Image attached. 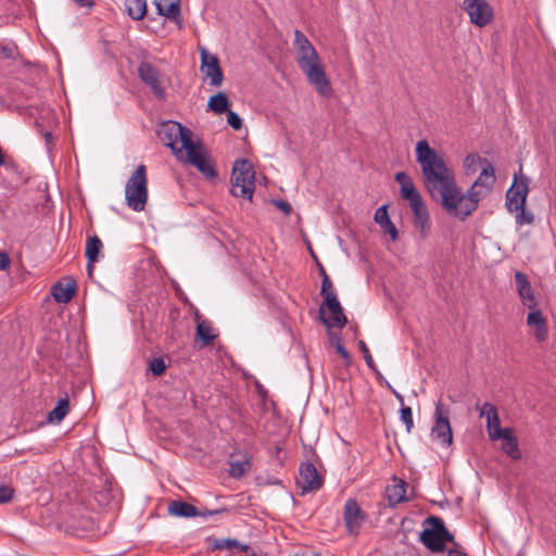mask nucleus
<instances>
[{"label":"nucleus","mask_w":556,"mask_h":556,"mask_svg":"<svg viewBox=\"0 0 556 556\" xmlns=\"http://www.w3.org/2000/svg\"><path fill=\"white\" fill-rule=\"evenodd\" d=\"M10 266V257L5 252H0V270H4Z\"/></svg>","instance_id":"8fccbe9b"},{"label":"nucleus","mask_w":556,"mask_h":556,"mask_svg":"<svg viewBox=\"0 0 556 556\" xmlns=\"http://www.w3.org/2000/svg\"><path fill=\"white\" fill-rule=\"evenodd\" d=\"M463 9L470 22L479 27L486 26L493 17L492 8L485 0H464Z\"/></svg>","instance_id":"f8f14e48"},{"label":"nucleus","mask_w":556,"mask_h":556,"mask_svg":"<svg viewBox=\"0 0 556 556\" xmlns=\"http://www.w3.org/2000/svg\"><path fill=\"white\" fill-rule=\"evenodd\" d=\"M527 325L534 328V337L538 342H544L548 338L546 319L539 309H530L527 316Z\"/></svg>","instance_id":"6ab92c4d"},{"label":"nucleus","mask_w":556,"mask_h":556,"mask_svg":"<svg viewBox=\"0 0 556 556\" xmlns=\"http://www.w3.org/2000/svg\"><path fill=\"white\" fill-rule=\"evenodd\" d=\"M319 273L323 278L325 277V275H327L325 268L321 265H319Z\"/></svg>","instance_id":"13d9d810"},{"label":"nucleus","mask_w":556,"mask_h":556,"mask_svg":"<svg viewBox=\"0 0 556 556\" xmlns=\"http://www.w3.org/2000/svg\"><path fill=\"white\" fill-rule=\"evenodd\" d=\"M489 193L490 192L482 187H476L473 184L466 194L462 193L460 189L457 187V195L454 200L455 208H450L448 214L460 220H465L477 210L480 200L485 198Z\"/></svg>","instance_id":"0eeeda50"},{"label":"nucleus","mask_w":556,"mask_h":556,"mask_svg":"<svg viewBox=\"0 0 556 556\" xmlns=\"http://www.w3.org/2000/svg\"><path fill=\"white\" fill-rule=\"evenodd\" d=\"M227 511L226 508H220V509H205V510H199V514L198 516H201L203 518H206L208 516H215V515H218L220 513H225Z\"/></svg>","instance_id":"09e8293b"},{"label":"nucleus","mask_w":556,"mask_h":556,"mask_svg":"<svg viewBox=\"0 0 556 556\" xmlns=\"http://www.w3.org/2000/svg\"><path fill=\"white\" fill-rule=\"evenodd\" d=\"M365 519L357 502L353 498L346 501L344 505V521L350 533L357 534Z\"/></svg>","instance_id":"dca6fc26"},{"label":"nucleus","mask_w":556,"mask_h":556,"mask_svg":"<svg viewBox=\"0 0 556 556\" xmlns=\"http://www.w3.org/2000/svg\"><path fill=\"white\" fill-rule=\"evenodd\" d=\"M125 7L128 15L135 21L142 20L147 13L146 0H125Z\"/></svg>","instance_id":"7c9ffc66"},{"label":"nucleus","mask_w":556,"mask_h":556,"mask_svg":"<svg viewBox=\"0 0 556 556\" xmlns=\"http://www.w3.org/2000/svg\"><path fill=\"white\" fill-rule=\"evenodd\" d=\"M529 192L528 179L526 177L515 180L506 192V206L509 212H518L526 205L527 195Z\"/></svg>","instance_id":"ddd939ff"},{"label":"nucleus","mask_w":556,"mask_h":556,"mask_svg":"<svg viewBox=\"0 0 556 556\" xmlns=\"http://www.w3.org/2000/svg\"><path fill=\"white\" fill-rule=\"evenodd\" d=\"M415 153L416 161L421 167L425 189L433 200L440 201L448 213L450 208H455L454 200L457 195L458 186L454 172L447 166L444 157L425 139L417 142Z\"/></svg>","instance_id":"f257e3e1"},{"label":"nucleus","mask_w":556,"mask_h":556,"mask_svg":"<svg viewBox=\"0 0 556 556\" xmlns=\"http://www.w3.org/2000/svg\"><path fill=\"white\" fill-rule=\"evenodd\" d=\"M489 408L491 410V416H489V419L486 420V431L490 440L496 441L497 438L494 437V432L498 431L502 433L504 428H501V420L497 414V409L491 407Z\"/></svg>","instance_id":"72a5a7b5"},{"label":"nucleus","mask_w":556,"mask_h":556,"mask_svg":"<svg viewBox=\"0 0 556 556\" xmlns=\"http://www.w3.org/2000/svg\"><path fill=\"white\" fill-rule=\"evenodd\" d=\"M494 437L497 440H503L502 450L510 458L517 460L521 458V452L519 450L517 437L514 434L513 428H504L503 432H494Z\"/></svg>","instance_id":"a211bd4d"},{"label":"nucleus","mask_w":556,"mask_h":556,"mask_svg":"<svg viewBox=\"0 0 556 556\" xmlns=\"http://www.w3.org/2000/svg\"><path fill=\"white\" fill-rule=\"evenodd\" d=\"M274 204L277 208L282 211L286 215H289L292 211L291 204L283 200H274Z\"/></svg>","instance_id":"49530a36"},{"label":"nucleus","mask_w":556,"mask_h":556,"mask_svg":"<svg viewBox=\"0 0 556 556\" xmlns=\"http://www.w3.org/2000/svg\"><path fill=\"white\" fill-rule=\"evenodd\" d=\"M409 206L414 213L415 226L420 230L421 236L426 237L430 229V225H429V213L424 203V200L420 199V200L416 201V204L412 203V204H409Z\"/></svg>","instance_id":"5701e85b"},{"label":"nucleus","mask_w":556,"mask_h":556,"mask_svg":"<svg viewBox=\"0 0 556 556\" xmlns=\"http://www.w3.org/2000/svg\"><path fill=\"white\" fill-rule=\"evenodd\" d=\"M167 511L170 516L179 518L195 517L199 514V509L195 506L181 500L170 501Z\"/></svg>","instance_id":"393cba45"},{"label":"nucleus","mask_w":556,"mask_h":556,"mask_svg":"<svg viewBox=\"0 0 556 556\" xmlns=\"http://www.w3.org/2000/svg\"><path fill=\"white\" fill-rule=\"evenodd\" d=\"M374 220L380 226L382 232L388 233L393 241L399 238V231L390 219L387 205H382L376 210Z\"/></svg>","instance_id":"b1692460"},{"label":"nucleus","mask_w":556,"mask_h":556,"mask_svg":"<svg viewBox=\"0 0 556 556\" xmlns=\"http://www.w3.org/2000/svg\"><path fill=\"white\" fill-rule=\"evenodd\" d=\"M450 410L444 407L442 401L439 400L435 404L434 425L431 429V435L438 440L442 445H451L453 442V433L448 420Z\"/></svg>","instance_id":"9d476101"},{"label":"nucleus","mask_w":556,"mask_h":556,"mask_svg":"<svg viewBox=\"0 0 556 556\" xmlns=\"http://www.w3.org/2000/svg\"><path fill=\"white\" fill-rule=\"evenodd\" d=\"M77 285L75 279L66 278L65 280L58 281L52 287V295L58 303H67L75 295Z\"/></svg>","instance_id":"412c9836"},{"label":"nucleus","mask_w":556,"mask_h":556,"mask_svg":"<svg viewBox=\"0 0 556 556\" xmlns=\"http://www.w3.org/2000/svg\"><path fill=\"white\" fill-rule=\"evenodd\" d=\"M159 15L176 23L181 22L180 0H153Z\"/></svg>","instance_id":"4be33fe9"},{"label":"nucleus","mask_w":556,"mask_h":556,"mask_svg":"<svg viewBox=\"0 0 556 556\" xmlns=\"http://www.w3.org/2000/svg\"><path fill=\"white\" fill-rule=\"evenodd\" d=\"M489 407L496 408L493 404L489 402H485L481 406H478L480 418L485 417L486 420L489 419V416H491V410Z\"/></svg>","instance_id":"a18cd8bd"},{"label":"nucleus","mask_w":556,"mask_h":556,"mask_svg":"<svg viewBox=\"0 0 556 556\" xmlns=\"http://www.w3.org/2000/svg\"><path fill=\"white\" fill-rule=\"evenodd\" d=\"M426 522L433 526L420 533V541L428 549L441 553L445 549L447 542L454 543V535L446 529L441 518L431 516L426 519Z\"/></svg>","instance_id":"423d86ee"},{"label":"nucleus","mask_w":556,"mask_h":556,"mask_svg":"<svg viewBox=\"0 0 556 556\" xmlns=\"http://www.w3.org/2000/svg\"><path fill=\"white\" fill-rule=\"evenodd\" d=\"M87 269H88L89 275H91V273L93 270V263H90L89 260H88V264H87Z\"/></svg>","instance_id":"6e6d98bb"},{"label":"nucleus","mask_w":556,"mask_h":556,"mask_svg":"<svg viewBox=\"0 0 556 556\" xmlns=\"http://www.w3.org/2000/svg\"><path fill=\"white\" fill-rule=\"evenodd\" d=\"M149 369L154 376H161L166 369V364L162 357H156L150 362Z\"/></svg>","instance_id":"58836bf2"},{"label":"nucleus","mask_w":556,"mask_h":556,"mask_svg":"<svg viewBox=\"0 0 556 556\" xmlns=\"http://www.w3.org/2000/svg\"><path fill=\"white\" fill-rule=\"evenodd\" d=\"M375 374H376V377L377 379L379 380L380 383H383L386 386V382H388L383 376L381 375V372L378 370V368L376 367V370H372Z\"/></svg>","instance_id":"864d4df0"},{"label":"nucleus","mask_w":556,"mask_h":556,"mask_svg":"<svg viewBox=\"0 0 556 556\" xmlns=\"http://www.w3.org/2000/svg\"><path fill=\"white\" fill-rule=\"evenodd\" d=\"M80 8H89L91 9L94 5V2L92 0H72Z\"/></svg>","instance_id":"603ef678"},{"label":"nucleus","mask_w":556,"mask_h":556,"mask_svg":"<svg viewBox=\"0 0 556 556\" xmlns=\"http://www.w3.org/2000/svg\"><path fill=\"white\" fill-rule=\"evenodd\" d=\"M103 244L98 236L90 237L86 244V256L90 263L98 261Z\"/></svg>","instance_id":"473e14b6"},{"label":"nucleus","mask_w":556,"mask_h":556,"mask_svg":"<svg viewBox=\"0 0 556 556\" xmlns=\"http://www.w3.org/2000/svg\"><path fill=\"white\" fill-rule=\"evenodd\" d=\"M332 282L328 275H325V277L321 279V290L320 293L324 296V300L326 299L327 294L334 293L332 290Z\"/></svg>","instance_id":"37998d69"},{"label":"nucleus","mask_w":556,"mask_h":556,"mask_svg":"<svg viewBox=\"0 0 556 556\" xmlns=\"http://www.w3.org/2000/svg\"><path fill=\"white\" fill-rule=\"evenodd\" d=\"M229 99L225 92H218L212 96L207 103V110L215 114H224L229 110Z\"/></svg>","instance_id":"c85d7f7f"},{"label":"nucleus","mask_w":556,"mask_h":556,"mask_svg":"<svg viewBox=\"0 0 556 556\" xmlns=\"http://www.w3.org/2000/svg\"><path fill=\"white\" fill-rule=\"evenodd\" d=\"M336 350L338 354H340V356L344 359L346 365H350L352 363V358L349 351L340 342L336 344Z\"/></svg>","instance_id":"c03bdc74"},{"label":"nucleus","mask_w":556,"mask_h":556,"mask_svg":"<svg viewBox=\"0 0 556 556\" xmlns=\"http://www.w3.org/2000/svg\"><path fill=\"white\" fill-rule=\"evenodd\" d=\"M252 468V457L249 454H244L241 460L230 462L229 475L232 478H241L244 473L250 471Z\"/></svg>","instance_id":"c756f323"},{"label":"nucleus","mask_w":556,"mask_h":556,"mask_svg":"<svg viewBox=\"0 0 556 556\" xmlns=\"http://www.w3.org/2000/svg\"><path fill=\"white\" fill-rule=\"evenodd\" d=\"M395 181L401 185V197L408 201L409 204L422 199L418 190L416 189L412 178L405 172H399L395 174Z\"/></svg>","instance_id":"aec40b11"},{"label":"nucleus","mask_w":556,"mask_h":556,"mask_svg":"<svg viewBox=\"0 0 556 556\" xmlns=\"http://www.w3.org/2000/svg\"><path fill=\"white\" fill-rule=\"evenodd\" d=\"M515 280H516L517 291L522 301V304L525 306H527L529 309L535 308L538 305V302H536L532 287L527 278V276L521 271H516Z\"/></svg>","instance_id":"f3484780"},{"label":"nucleus","mask_w":556,"mask_h":556,"mask_svg":"<svg viewBox=\"0 0 556 556\" xmlns=\"http://www.w3.org/2000/svg\"><path fill=\"white\" fill-rule=\"evenodd\" d=\"M68 412L70 401L68 397L65 396L60 399L56 406L48 414V421L59 424L65 418Z\"/></svg>","instance_id":"2f4dec72"},{"label":"nucleus","mask_w":556,"mask_h":556,"mask_svg":"<svg viewBox=\"0 0 556 556\" xmlns=\"http://www.w3.org/2000/svg\"><path fill=\"white\" fill-rule=\"evenodd\" d=\"M406 482L400 480L393 485H389L386 489V495L391 506H394L401 502L407 501L406 498Z\"/></svg>","instance_id":"cd10ccee"},{"label":"nucleus","mask_w":556,"mask_h":556,"mask_svg":"<svg viewBox=\"0 0 556 556\" xmlns=\"http://www.w3.org/2000/svg\"><path fill=\"white\" fill-rule=\"evenodd\" d=\"M188 144L181 161L195 167L205 178H216L217 172L203 144L200 141Z\"/></svg>","instance_id":"6e6552de"},{"label":"nucleus","mask_w":556,"mask_h":556,"mask_svg":"<svg viewBox=\"0 0 556 556\" xmlns=\"http://www.w3.org/2000/svg\"><path fill=\"white\" fill-rule=\"evenodd\" d=\"M484 160L485 159H483V157H481V156H479L477 154H469L464 160V166L468 170L476 172L478 165H481V164L484 165Z\"/></svg>","instance_id":"e433bc0d"},{"label":"nucleus","mask_w":556,"mask_h":556,"mask_svg":"<svg viewBox=\"0 0 556 556\" xmlns=\"http://www.w3.org/2000/svg\"><path fill=\"white\" fill-rule=\"evenodd\" d=\"M195 319L198 320L197 325V337L202 342L203 345L213 344L214 340L217 337V333L214 332L211 321L208 320H200V315L195 314Z\"/></svg>","instance_id":"a878e982"},{"label":"nucleus","mask_w":556,"mask_h":556,"mask_svg":"<svg viewBox=\"0 0 556 556\" xmlns=\"http://www.w3.org/2000/svg\"><path fill=\"white\" fill-rule=\"evenodd\" d=\"M125 198L127 205L136 211L144 210L148 201V178L146 165H139L126 182Z\"/></svg>","instance_id":"20e7f679"},{"label":"nucleus","mask_w":556,"mask_h":556,"mask_svg":"<svg viewBox=\"0 0 556 556\" xmlns=\"http://www.w3.org/2000/svg\"><path fill=\"white\" fill-rule=\"evenodd\" d=\"M226 113H227V123L235 130L241 129V127H242V119L240 118V116L236 112H233L231 110H228Z\"/></svg>","instance_id":"a19ab883"},{"label":"nucleus","mask_w":556,"mask_h":556,"mask_svg":"<svg viewBox=\"0 0 556 556\" xmlns=\"http://www.w3.org/2000/svg\"><path fill=\"white\" fill-rule=\"evenodd\" d=\"M516 213V222L517 224L519 225H529V224H532L533 220H534V216L531 212H527L525 206H522V208H518V212H515Z\"/></svg>","instance_id":"4c0bfd02"},{"label":"nucleus","mask_w":556,"mask_h":556,"mask_svg":"<svg viewBox=\"0 0 556 556\" xmlns=\"http://www.w3.org/2000/svg\"><path fill=\"white\" fill-rule=\"evenodd\" d=\"M45 138H46L47 143H49L51 141V139H52L51 132H46L45 134Z\"/></svg>","instance_id":"4d7b16f0"},{"label":"nucleus","mask_w":556,"mask_h":556,"mask_svg":"<svg viewBox=\"0 0 556 556\" xmlns=\"http://www.w3.org/2000/svg\"><path fill=\"white\" fill-rule=\"evenodd\" d=\"M386 387L392 392L395 399L400 402L401 407L404 405V397L401 393H399L389 382H386Z\"/></svg>","instance_id":"3c124183"},{"label":"nucleus","mask_w":556,"mask_h":556,"mask_svg":"<svg viewBox=\"0 0 556 556\" xmlns=\"http://www.w3.org/2000/svg\"><path fill=\"white\" fill-rule=\"evenodd\" d=\"M400 419L403 421L406 427V431L409 433L414 428L412 408L408 406H402L400 409Z\"/></svg>","instance_id":"c9c22d12"},{"label":"nucleus","mask_w":556,"mask_h":556,"mask_svg":"<svg viewBox=\"0 0 556 556\" xmlns=\"http://www.w3.org/2000/svg\"><path fill=\"white\" fill-rule=\"evenodd\" d=\"M454 545L453 548L448 549L447 556H468L467 553L463 549V547L454 541L452 543Z\"/></svg>","instance_id":"de8ad7c7"},{"label":"nucleus","mask_w":556,"mask_h":556,"mask_svg":"<svg viewBox=\"0 0 556 556\" xmlns=\"http://www.w3.org/2000/svg\"><path fill=\"white\" fill-rule=\"evenodd\" d=\"M495 184V170L493 165L488 161L484 160V166L482 167V170L473 185L476 187H482L486 191L491 192L493 186Z\"/></svg>","instance_id":"bb28decb"},{"label":"nucleus","mask_w":556,"mask_h":556,"mask_svg":"<svg viewBox=\"0 0 556 556\" xmlns=\"http://www.w3.org/2000/svg\"><path fill=\"white\" fill-rule=\"evenodd\" d=\"M159 137L165 146L170 148L178 160H182L184 151L192 143V131L181 124L168 121L159 130Z\"/></svg>","instance_id":"39448f33"},{"label":"nucleus","mask_w":556,"mask_h":556,"mask_svg":"<svg viewBox=\"0 0 556 556\" xmlns=\"http://www.w3.org/2000/svg\"><path fill=\"white\" fill-rule=\"evenodd\" d=\"M201 72L210 78L212 86L218 87L224 80V74L216 55L208 53L205 49L201 50Z\"/></svg>","instance_id":"2eb2a0df"},{"label":"nucleus","mask_w":556,"mask_h":556,"mask_svg":"<svg viewBox=\"0 0 556 556\" xmlns=\"http://www.w3.org/2000/svg\"><path fill=\"white\" fill-rule=\"evenodd\" d=\"M13 489L8 485H0V504L8 503L13 497Z\"/></svg>","instance_id":"79ce46f5"},{"label":"nucleus","mask_w":556,"mask_h":556,"mask_svg":"<svg viewBox=\"0 0 556 556\" xmlns=\"http://www.w3.org/2000/svg\"><path fill=\"white\" fill-rule=\"evenodd\" d=\"M319 318L328 328L342 329L346 325V316L336 293L327 294L324 304L319 308Z\"/></svg>","instance_id":"1a4fd4ad"},{"label":"nucleus","mask_w":556,"mask_h":556,"mask_svg":"<svg viewBox=\"0 0 556 556\" xmlns=\"http://www.w3.org/2000/svg\"><path fill=\"white\" fill-rule=\"evenodd\" d=\"M214 547L217 549H232L238 548L240 551H247L248 545L240 544L235 539H216L214 543Z\"/></svg>","instance_id":"f704fd0d"},{"label":"nucleus","mask_w":556,"mask_h":556,"mask_svg":"<svg viewBox=\"0 0 556 556\" xmlns=\"http://www.w3.org/2000/svg\"><path fill=\"white\" fill-rule=\"evenodd\" d=\"M138 76L142 83L150 87L159 100H165L166 90L163 86L162 74L159 68L150 62H141L138 66Z\"/></svg>","instance_id":"9b49d317"},{"label":"nucleus","mask_w":556,"mask_h":556,"mask_svg":"<svg viewBox=\"0 0 556 556\" xmlns=\"http://www.w3.org/2000/svg\"><path fill=\"white\" fill-rule=\"evenodd\" d=\"M5 164V157L2 151V148L0 147V166Z\"/></svg>","instance_id":"5fc2aeb1"},{"label":"nucleus","mask_w":556,"mask_h":556,"mask_svg":"<svg viewBox=\"0 0 556 556\" xmlns=\"http://www.w3.org/2000/svg\"><path fill=\"white\" fill-rule=\"evenodd\" d=\"M255 189V172L247 159L235 162L231 173V189L233 197L252 200Z\"/></svg>","instance_id":"7ed1b4c3"},{"label":"nucleus","mask_w":556,"mask_h":556,"mask_svg":"<svg viewBox=\"0 0 556 556\" xmlns=\"http://www.w3.org/2000/svg\"><path fill=\"white\" fill-rule=\"evenodd\" d=\"M323 482L324 479L318 473L314 464L305 463L300 466V477L296 484L302 490V494L319 490L323 486Z\"/></svg>","instance_id":"4468645a"},{"label":"nucleus","mask_w":556,"mask_h":556,"mask_svg":"<svg viewBox=\"0 0 556 556\" xmlns=\"http://www.w3.org/2000/svg\"><path fill=\"white\" fill-rule=\"evenodd\" d=\"M293 46L298 54V65L305 74L308 83L315 87L319 94L330 98L333 90L323 62L308 38L299 29L294 31Z\"/></svg>","instance_id":"f03ea898"},{"label":"nucleus","mask_w":556,"mask_h":556,"mask_svg":"<svg viewBox=\"0 0 556 556\" xmlns=\"http://www.w3.org/2000/svg\"><path fill=\"white\" fill-rule=\"evenodd\" d=\"M358 348H359L361 352L364 355V359H365L367 366L371 370H376V364L374 362V358H372V356L370 354V351H369L368 346L366 345V343L363 340L358 341Z\"/></svg>","instance_id":"ea45409f"}]
</instances>
